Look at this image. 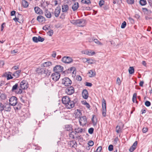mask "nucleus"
Returning <instances> with one entry per match:
<instances>
[{
    "instance_id": "obj_62",
    "label": "nucleus",
    "mask_w": 152,
    "mask_h": 152,
    "mask_svg": "<svg viewBox=\"0 0 152 152\" xmlns=\"http://www.w3.org/2000/svg\"><path fill=\"white\" fill-rule=\"evenodd\" d=\"M94 38L91 37L89 39L88 41L89 42H91L94 41Z\"/></svg>"
},
{
    "instance_id": "obj_4",
    "label": "nucleus",
    "mask_w": 152,
    "mask_h": 152,
    "mask_svg": "<svg viewBox=\"0 0 152 152\" xmlns=\"http://www.w3.org/2000/svg\"><path fill=\"white\" fill-rule=\"evenodd\" d=\"M62 83L65 86H69L71 85L72 82L68 77H65L62 79Z\"/></svg>"
},
{
    "instance_id": "obj_5",
    "label": "nucleus",
    "mask_w": 152,
    "mask_h": 152,
    "mask_svg": "<svg viewBox=\"0 0 152 152\" xmlns=\"http://www.w3.org/2000/svg\"><path fill=\"white\" fill-rule=\"evenodd\" d=\"M102 114L103 116L105 117L106 115V101L104 99H102Z\"/></svg>"
},
{
    "instance_id": "obj_45",
    "label": "nucleus",
    "mask_w": 152,
    "mask_h": 152,
    "mask_svg": "<svg viewBox=\"0 0 152 152\" xmlns=\"http://www.w3.org/2000/svg\"><path fill=\"white\" fill-rule=\"evenodd\" d=\"M0 97L2 99H5L7 98V96L5 94H1L0 95Z\"/></svg>"
},
{
    "instance_id": "obj_43",
    "label": "nucleus",
    "mask_w": 152,
    "mask_h": 152,
    "mask_svg": "<svg viewBox=\"0 0 152 152\" xmlns=\"http://www.w3.org/2000/svg\"><path fill=\"white\" fill-rule=\"evenodd\" d=\"M32 40L33 41L36 43L38 42V37H34L32 38Z\"/></svg>"
},
{
    "instance_id": "obj_52",
    "label": "nucleus",
    "mask_w": 152,
    "mask_h": 152,
    "mask_svg": "<svg viewBox=\"0 0 152 152\" xmlns=\"http://www.w3.org/2000/svg\"><path fill=\"white\" fill-rule=\"evenodd\" d=\"M53 30H50L47 33V34L48 35L50 36H51L53 34Z\"/></svg>"
},
{
    "instance_id": "obj_6",
    "label": "nucleus",
    "mask_w": 152,
    "mask_h": 152,
    "mask_svg": "<svg viewBox=\"0 0 152 152\" xmlns=\"http://www.w3.org/2000/svg\"><path fill=\"white\" fill-rule=\"evenodd\" d=\"M10 104L13 106H15L18 103V99L15 96L11 97L9 99Z\"/></svg>"
},
{
    "instance_id": "obj_22",
    "label": "nucleus",
    "mask_w": 152,
    "mask_h": 152,
    "mask_svg": "<svg viewBox=\"0 0 152 152\" xmlns=\"http://www.w3.org/2000/svg\"><path fill=\"white\" fill-rule=\"evenodd\" d=\"M52 65V62L50 61H48L44 62L42 64L41 66H43L44 67H47L48 66H51Z\"/></svg>"
},
{
    "instance_id": "obj_17",
    "label": "nucleus",
    "mask_w": 152,
    "mask_h": 152,
    "mask_svg": "<svg viewBox=\"0 0 152 152\" xmlns=\"http://www.w3.org/2000/svg\"><path fill=\"white\" fill-rule=\"evenodd\" d=\"M61 8L59 7H57L55 10L54 15L56 17H58L60 13Z\"/></svg>"
},
{
    "instance_id": "obj_29",
    "label": "nucleus",
    "mask_w": 152,
    "mask_h": 152,
    "mask_svg": "<svg viewBox=\"0 0 152 152\" xmlns=\"http://www.w3.org/2000/svg\"><path fill=\"white\" fill-rule=\"evenodd\" d=\"M22 5L23 6L25 7H27L28 5V2L25 0H23L22 1Z\"/></svg>"
},
{
    "instance_id": "obj_61",
    "label": "nucleus",
    "mask_w": 152,
    "mask_h": 152,
    "mask_svg": "<svg viewBox=\"0 0 152 152\" xmlns=\"http://www.w3.org/2000/svg\"><path fill=\"white\" fill-rule=\"evenodd\" d=\"M16 13V12L15 11L13 10L11 12V15L12 16L14 15Z\"/></svg>"
},
{
    "instance_id": "obj_58",
    "label": "nucleus",
    "mask_w": 152,
    "mask_h": 152,
    "mask_svg": "<svg viewBox=\"0 0 152 152\" xmlns=\"http://www.w3.org/2000/svg\"><path fill=\"white\" fill-rule=\"evenodd\" d=\"M13 78L12 76H11V75L8 74L7 75V80H10V79H12Z\"/></svg>"
},
{
    "instance_id": "obj_19",
    "label": "nucleus",
    "mask_w": 152,
    "mask_h": 152,
    "mask_svg": "<svg viewBox=\"0 0 152 152\" xmlns=\"http://www.w3.org/2000/svg\"><path fill=\"white\" fill-rule=\"evenodd\" d=\"M137 144V141H136L133 143V145L129 149V151L130 152H133L134 150L136 148V146Z\"/></svg>"
},
{
    "instance_id": "obj_32",
    "label": "nucleus",
    "mask_w": 152,
    "mask_h": 152,
    "mask_svg": "<svg viewBox=\"0 0 152 152\" xmlns=\"http://www.w3.org/2000/svg\"><path fill=\"white\" fill-rule=\"evenodd\" d=\"M81 2L83 4L88 5L91 3L90 0H82Z\"/></svg>"
},
{
    "instance_id": "obj_57",
    "label": "nucleus",
    "mask_w": 152,
    "mask_h": 152,
    "mask_svg": "<svg viewBox=\"0 0 152 152\" xmlns=\"http://www.w3.org/2000/svg\"><path fill=\"white\" fill-rule=\"evenodd\" d=\"M92 84L91 83H89L88 82H86V85L87 86L91 87L92 86Z\"/></svg>"
},
{
    "instance_id": "obj_16",
    "label": "nucleus",
    "mask_w": 152,
    "mask_h": 152,
    "mask_svg": "<svg viewBox=\"0 0 152 152\" xmlns=\"http://www.w3.org/2000/svg\"><path fill=\"white\" fill-rule=\"evenodd\" d=\"M82 95L84 99H87L88 98V91L86 89L83 90L82 93Z\"/></svg>"
},
{
    "instance_id": "obj_36",
    "label": "nucleus",
    "mask_w": 152,
    "mask_h": 152,
    "mask_svg": "<svg viewBox=\"0 0 152 152\" xmlns=\"http://www.w3.org/2000/svg\"><path fill=\"white\" fill-rule=\"evenodd\" d=\"M116 132L117 133H120L121 132V130L120 126H117L116 128Z\"/></svg>"
},
{
    "instance_id": "obj_1",
    "label": "nucleus",
    "mask_w": 152,
    "mask_h": 152,
    "mask_svg": "<svg viewBox=\"0 0 152 152\" xmlns=\"http://www.w3.org/2000/svg\"><path fill=\"white\" fill-rule=\"evenodd\" d=\"M20 88L19 89L18 91H16L17 94H21L22 92V90L26 89L28 87V82L26 80H23L20 83Z\"/></svg>"
},
{
    "instance_id": "obj_12",
    "label": "nucleus",
    "mask_w": 152,
    "mask_h": 152,
    "mask_svg": "<svg viewBox=\"0 0 152 152\" xmlns=\"http://www.w3.org/2000/svg\"><path fill=\"white\" fill-rule=\"evenodd\" d=\"M79 121L80 125H85L87 122L86 117L85 116L81 117L80 118Z\"/></svg>"
},
{
    "instance_id": "obj_38",
    "label": "nucleus",
    "mask_w": 152,
    "mask_h": 152,
    "mask_svg": "<svg viewBox=\"0 0 152 152\" xmlns=\"http://www.w3.org/2000/svg\"><path fill=\"white\" fill-rule=\"evenodd\" d=\"M94 42L97 44V45H102V43L100 42L97 39H94Z\"/></svg>"
},
{
    "instance_id": "obj_46",
    "label": "nucleus",
    "mask_w": 152,
    "mask_h": 152,
    "mask_svg": "<svg viewBox=\"0 0 152 152\" xmlns=\"http://www.w3.org/2000/svg\"><path fill=\"white\" fill-rule=\"evenodd\" d=\"M4 105H3V104L0 102V111H2L4 109Z\"/></svg>"
},
{
    "instance_id": "obj_14",
    "label": "nucleus",
    "mask_w": 152,
    "mask_h": 152,
    "mask_svg": "<svg viewBox=\"0 0 152 152\" xmlns=\"http://www.w3.org/2000/svg\"><path fill=\"white\" fill-rule=\"evenodd\" d=\"M79 7V4L78 2H74L72 5V9L74 11H76Z\"/></svg>"
},
{
    "instance_id": "obj_13",
    "label": "nucleus",
    "mask_w": 152,
    "mask_h": 152,
    "mask_svg": "<svg viewBox=\"0 0 152 152\" xmlns=\"http://www.w3.org/2000/svg\"><path fill=\"white\" fill-rule=\"evenodd\" d=\"M69 10V6L68 5L64 4L62 5L61 10L63 12L67 13Z\"/></svg>"
},
{
    "instance_id": "obj_60",
    "label": "nucleus",
    "mask_w": 152,
    "mask_h": 152,
    "mask_svg": "<svg viewBox=\"0 0 152 152\" xmlns=\"http://www.w3.org/2000/svg\"><path fill=\"white\" fill-rule=\"evenodd\" d=\"M86 106L88 109H89L90 108V106L89 104L87 102H86Z\"/></svg>"
},
{
    "instance_id": "obj_24",
    "label": "nucleus",
    "mask_w": 152,
    "mask_h": 152,
    "mask_svg": "<svg viewBox=\"0 0 152 152\" xmlns=\"http://www.w3.org/2000/svg\"><path fill=\"white\" fill-rule=\"evenodd\" d=\"M88 74L89 77H94L96 75V72L94 70H90Z\"/></svg>"
},
{
    "instance_id": "obj_42",
    "label": "nucleus",
    "mask_w": 152,
    "mask_h": 152,
    "mask_svg": "<svg viewBox=\"0 0 152 152\" xmlns=\"http://www.w3.org/2000/svg\"><path fill=\"white\" fill-rule=\"evenodd\" d=\"M126 25V23L125 21H124L122 23L121 26V28H124Z\"/></svg>"
},
{
    "instance_id": "obj_59",
    "label": "nucleus",
    "mask_w": 152,
    "mask_h": 152,
    "mask_svg": "<svg viewBox=\"0 0 152 152\" xmlns=\"http://www.w3.org/2000/svg\"><path fill=\"white\" fill-rule=\"evenodd\" d=\"M56 53L55 51H54L53 52V53L52 54V56L55 58L56 57Z\"/></svg>"
},
{
    "instance_id": "obj_15",
    "label": "nucleus",
    "mask_w": 152,
    "mask_h": 152,
    "mask_svg": "<svg viewBox=\"0 0 152 152\" xmlns=\"http://www.w3.org/2000/svg\"><path fill=\"white\" fill-rule=\"evenodd\" d=\"M70 98L69 97L65 96L63 97L62 101V103L64 105L66 104L69 101H70Z\"/></svg>"
},
{
    "instance_id": "obj_39",
    "label": "nucleus",
    "mask_w": 152,
    "mask_h": 152,
    "mask_svg": "<svg viewBox=\"0 0 152 152\" xmlns=\"http://www.w3.org/2000/svg\"><path fill=\"white\" fill-rule=\"evenodd\" d=\"M47 4V2H46V3L43 2L42 3H41V7L42 9L45 8Z\"/></svg>"
},
{
    "instance_id": "obj_56",
    "label": "nucleus",
    "mask_w": 152,
    "mask_h": 152,
    "mask_svg": "<svg viewBox=\"0 0 152 152\" xmlns=\"http://www.w3.org/2000/svg\"><path fill=\"white\" fill-rule=\"evenodd\" d=\"M76 79L78 81H80L82 80L81 77L80 75H77L76 77Z\"/></svg>"
},
{
    "instance_id": "obj_53",
    "label": "nucleus",
    "mask_w": 152,
    "mask_h": 152,
    "mask_svg": "<svg viewBox=\"0 0 152 152\" xmlns=\"http://www.w3.org/2000/svg\"><path fill=\"white\" fill-rule=\"evenodd\" d=\"M102 150V147L101 146H99L97 148L95 152H100Z\"/></svg>"
},
{
    "instance_id": "obj_7",
    "label": "nucleus",
    "mask_w": 152,
    "mask_h": 152,
    "mask_svg": "<svg viewBox=\"0 0 152 152\" xmlns=\"http://www.w3.org/2000/svg\"><path fill=\"white\" fill-rule=\"evenodd\" d=\"M60 77V74L58 73H53L50 76V79L55 82L58 80Z\"/></svg>"
},
{
    "instance_id": "obj_33",
    "label": "nucleus",
    "mask_w": 152,
    "mask_h": 152,
    "mask_svg": "<svg viewBox=\"0 0 152 152\" xmlns=\"http://www.w3.org/2000/svg\"><path fill=\"white\" fill-rule=\"evenodd\" d=\"M139 3L142 6H144L147 4V2L145 0H140Z\"/></svg>"
},
{
    "instance_id": "obj_2",
    "label": "nucleus",
    "mask_w": 152,
    "mask_h": 152,
    "mask_svg": "<svg viewBox=\"0 0 152 152\" xmlns=\"http://www.w3.org/2000/svg\"><path fill=\"white\" fill-rule=\"evenodd\" d=\"M70 23L80 27H83L86 24V20L83 19L72 20L70 21Z\"/></svg>"
},
{
    "instance_id": "obj_55",
    "label": "nucleus",
    "mask_w": 152,
    "mask_h": 152,
    "mask_svg": "<svg viewBox=\"0 0 152 152\" xmlns=\"http://www.w3.org/2000/svg\"><path fill=\"white\" fill-rule=\"evenodd\" d=\"M148 130V129L147 127L143 128L142 129V132L144 133H146L147 132Z\"/></svg>"
},
{
    "instance_id": "obj_35",
    "label": "nucleus",
    "mask_w": 152,
    "mask_h": 152,
    "mask_svg": "<svg viewBox=\"0 0 152 152\" xmlns=\"http://www.w3.org/2000/svg\"><path fill=\"white\" fill-rule=\"evenodd\" d=\"M22 104L20 103H18V104L15 107V109L17 110H20L21 108Z\"/></svg>"
},
{
    "instance_id": "obj_8",
    "label": "nucleus",
    "mask_w": 152,
    "mask_h": 152,
    "mask_svg": "<svg viewBox=\"0 0 152 152\" xmlns=\"http://www.w3.org/2000/svg\"><path fill=\"white\" fill-rule=\"evenodd\" d=\"M61 61L64 63L69 64L72 62L73 60L71 57L65 56L62 58Z\"/></svg>"
},
{
    "instance_id": "obj_20",
    "label": "nucleus",
    "mask_w": 152,
    "mask_h": 152,
    "mask_svg": "<svg viewBox=\"0 0 152 152\" xmlns=\"http://www.w3.org/2000/svg\"><path fill=\"white\" fill-rule=\"evenodd\" d=\"M37 20L40 23H43L45 22V18L39 15L37 18Z\"/></svg>"
},
{
    "instance_id": "obj_48",
    "label": "nucleus",
    "mask_w": 152,
    "mask_h": 152,
    "mask_svg": "<svg viewBox=\"0 0 152 152\" xmlns=\"http://www.w3.org/2000/svg\"><path fill=\"white\" fill-rule=\"evenodd\" d=\"M127 3L129 4H132L134 3V0H126Z\"/></svg>"
},
{
    "instance_id": "obj_44",
    "label": "nucleus",
    "mask_w": 152,
    "mask_h": 152,
    "mask_svg": "<svg viewBox=\"0 0 152 152\" xmlns=\"http://www.w3.org/2000/svg\"><path fill=\"white\" fill-rule=\"evenodd\" d=\"M94 129L93 128H91L88 129V132L91 134H92L94 132Z\"/></svg>"
},
{
    "instance_id": "obj_31",
    "label": "nucleus",
    "mask_w": 152,
    "mask_h": 152,
    "mask_svg": "<svg viewBox=\"0 0 152 152\" xmlns=\"http://www.w3.org/2000/svg\"><path fill=\"white\" fill-rule=\"evenodd\" d=\"M75 132L76 133H82L83 132V129L81 128L80 127H78L77 128H76L75 129Z\"/></svg>"
},
{
    "instance_id": "obj_3",
    "label": "nucleus",
    "mask_w": 152,
    "mask_h": 152,
    "mask_svg": "<svg viewBox=\"0 0 152 152\" xmlns=\"http://www.w3.org/2000/svg\"><path fill=\"white\" fill-rule=\"evenodd\" d=\"M36 72L39 75L45 74V76L50 75L48 69L44 68H38L37 69Z\"/></svg>"
},
{
    "instance_id": "obj_40",
    "label": "nucleus",
    "mask_w": 152,
    "mask_h": 152,
    "mask_svg": "<svg viewBox=\"0 0 152 152\" xmlns=\"http://www.w3.org/2000/svg\"><path fill=\"white\" fill-rule=\"evenodd\" d=\"M74 132L72 131H71V132L69 134L70 137L74 139Z\"/></svg>"
},
{
    "instance_id": "obj_54",
    "label": "nucleus",
    "mask_w": 152,
    "mask_h": 152,
    "mask_svg": "<svg viewBox=\"0 0 152 152\" xmlns=\"http://www.w3.org/2000/svg\"><path fill=\"white\" fill-rule=\"evenodd\" d=\"M104 1L103 0H100L99 2V5L100 7H101L104 4Z\"/></svg>"
},
{
    "instance_id": "obj_50",
    "label": "nucleus",
    "mask_w": 152,
    "mask_h": 152,
    "mask_svg": "<svg viewBox=\"0 0 152 152\" xmlns=\"http://www.w3.org/2000/svg\"><path fill=\"white\" fill-rule=\"evenodd\" d=\"M94 144V143L93 141L92 140H90L88 142V145L89 146H92Z\"/></svg>"
},
{
    "instance_id": "obj_49",
    "label": "nucleus",
    "mask_w": 152,
    "mask_h": 152,
    "mask_svg": "<svg viewBox=\"0 0 152 152\" xmlns=\"http://www.w3.org/2000/svg\"><path fill=\"white\" fill-rule=\"evenodd\" d=\"M108 149L110 151H112L113 150V146L112 145H110L108 147Z\"/></svg>"
},
{
    "instance_id": "obj_21",
    "label": "nucleus",
    "mask_w": 152,
    "mask_h": 152,
    "mask_svg": "<svg viewBox=\"0 0 152 152\" xmlns=\"http://www.w3.org/2000/svg\"><path fill=\"white\" fill-rule=\"evenodd\" d=\"M74 114H75L76 118H80V116L82 115L81 111L79 109L76 110L75 111Z\"/></svg>"
},
{
    "instance_id": "obj_64",
    "label": "nucleus",
    "mask_w": 152,
    "mask_h": 152,
    "mask_svg": "<svg viewBox=\"0 0 152 152\" xmlns=\"http://www.w3.org/2000/svg\"><path fill=\"white\" fill-rule=\"evenodd\" d=\"M144 83V82L142 81H141L139 83L140 86L142 87L143 86V84Z\"/></svg>"
},
{
    "instance_id": "obj_37",
    "label": "nucleus",
    "mask_w": 152,
    "mask_h": 152,
    "mask_svg": "<svg viewBox=\"0 0 152 152\" xmlns=\"http://www.w3.org/2000/svg\"><path fill=\"white\" fill-rule=\"evenodd\" d=\"M95 62V61L94 59H88L87 63L88 64H93Z\"/></svg>"
},
{
    "instance_id": "obj_11",
    "label": "nucleus",
    "mask_w": 152,
    "mask_h": 152,
    "mask_svg": "<svg viewBox=\"0 0 152 152\" xmlns=\"http://www.w3.org/2000/svg\"><path fill=\"white\" fill-rule=\"evenodd\" d=\"M75 103L73 101H69L65 105V107L67 109H70L73 108L75 106Z\"/></svg>"
},
{
    "instance_id": "obj_25",
    "label": "nucleus",
    "mask_w": 152,
    "mask_h": 152,
    "mask_svg": "<svg viewBox=\"0 0 152 152\" xmlns=\"http://www.w3.org/2000/svg\"><path fill=\"white\" fill-rule=\"evenodd\" d=\"M10 104H4V110L7 111H10L11 109V107L10 105Z\"/></svg>"
},
{
    "instance_id": "obj_23",
    "label": "nucleus",
    "mask_w": 152,
    "mask_h": 152,
    "mask_svg": "<svg viewBox=\"0 0 152 152\" xmlns=\"http://www.w3.org/2000/svg\"><path fill=\"white\" fill-rule=\"evenodd\" d=\"M45 15L47 18H51V13L47 9H45Z\"/></svg>"
},
{
    "instance_id": "obj_26",
    "label": "nucleus",
    "mask_w": 152,
    "mask_h": 152,
    "mask_svg": "<svg viewBox=\"0 0 152 152\" xmlns=\"http://www.w3.org/2000/svg\"><path fill=\"white\" fill-rule=\"evenodd\" d=\"M65 129L67 131H72L73 129L72 125H65Z\"/></svg>"
},
{
    "instance_id": "obj_51",
    "label": "nucleus",
    "mask_w": 152,
    "mask_h": 152,
    "mask_svg": "<svg viewBox=\"0 0 152 152\" xmlns=\"http://www.w3.org/2000/svg\"><path fill=\"white\" fill-rule=\"evenodd\" d=\"M121 81L120 78L119 77H117L116 80V83L119 85L121 84Z\"/></svg>"
},
{
    "instance_id": "obj_63",
    "label": "nucleus",
    "mask_w": 152,
    "mask_h": 152,
    "mask_svg": "<svg viewBox=\"0 0 152 152\" xmlns=\"http://www.w3.org/2000/svg\"><path fill=\"white\" fill-rule=\"evenodd\" d=\"M12 69L14 70H17L19 69V67L18 66H14L12 67Z\"/></svg>"
},
{
    "instance_id": "obj_28",
    "label": "nucleus",
    "mask_w": 152,
    "mask_h": 152,
    "mask_svg": "<svg viewBox=\"0 0 152 152\" xmlns=\"http://www.w3.org/2000/svg\"><path fill=\"white\" fill-rule=\"evenodd\" d=\"M18 88V84L16 83L13 86L12 89V91L13 92L15 91L16 90H17V91H18L19 90Z\"/></svg>"
},
{
    "instance_id": "obj_47",
    "label": "nucleus",
    "mask_w": 152,
    "mask_h": 152,
    "mask_svg": "<svg viewBox=\"0 0 152 152\" xmlns=\"http://www.w3.org/2000/svg\"><path fill=\"white\" fill-rule=\"evenodd\" d=\"M151 105V102L148 101H146L145 102V105L148 107H149Z\"/></svg>"
},
{
    "instance_id": "obj_30",
    "label": "nucleus",
    "mask_w": 152,
    "mask_h": 152,
    "mask_svg": "<svg viewBox=\"0 0 152 152\" xmlns=\"http://www.w3.org/2000/svg\"><path fill=\"white\" fill-rule=\"evenodd\" d=\"M21 72V70H18L16 71L13 74V75L16 78L18 77Z\"/></svg>"
},
{
    "instance_id": "obj_41",
    "label": "nucleus",
    "mask_w": 152,
    "mask_h": 152,
    "mask_svg": "<svg viewBox=\"0 0 152 152\" xmlns=\"http://www.w3.org/2000/svg\"><path fill=\"white\" fill-rule=\"evenodd\" d=\"M38 42H42L45 40V39L40 36H38Z\"/></svg>"
},
{
    "instance_id": "obj_10",
    "label": "nucleus",
    "mask_w": 152,
    "mask_h": 152,
    "mask_svg": "<svg viewBox=\"0 0 152 152\" xmlns=\"http://www.w3.org/2000/svg\"><path fill=\"white\" fill-rule=\"evenodd\" d=\"M63 67L60 65H56L53 68V70L55 72L59 73L60 72L63 71Z\"/></svg>"
},
{
    "instance_id": "obj_34",
    "label": "nucleus",
    "mask_w": 152,
    "mask_h": 152,
    "mask_svg": "<svg viewBox=\"0 0 152 152\" xmlns=\"http://www.w3.org/2000/svg\"><path fill=\"white\" fill-rule=\"evenodd\" d=\"M129 74H133L134 72V69L133 67H130L129 69Z\"/></svg>"
},
{
    "instance_id": "obj_27",
    "label": "nucleus",
    "mask_w": 152,
    "mask_h": 152,
    "mask_svg": "<svg viewBox=\"0 0 152 152\" xmlns=\"http://www.w3.org/2000/svg\"><path fill=\"white\" fill-rule=\"evenodd\" d=\"M95 53L94 52H92L91 50H86L85 51V54L88 55L89 56H92Z\"/></svg>"
},
{
    "instance_id": "obj_9",
    "label": "nucleus",
    "mask_w": 152,
    "mask_h": 152,
    "mask_svg": "<svg viewBox=\"0 0 152 152\" xmlns=\"http://www.w3.org/2000/svg\"><path fill=\"white\" fill-rule=\"evenodd\" d=\"M65 91L66 93L68 95H71L74 92V88L73 87L70 86L66 88L65 89Z\"/></svg>"
},
{
    "instance_id": "obj_18",
    "label": "nucleus",
    "mask_w": 152,
    "mask_h": 152,
    "mask_svg": "<svg viewBox=\"0 0 152 152\" xmlns=\"http://www.w3.org/2000/svg\"><path fill=\"white\" fill-rule=\"evenodd\" d=\"M35 12L38 14L41 15L43 14V11L39 7H36L34 8Z\"/></svg>"
}]
</instances>
